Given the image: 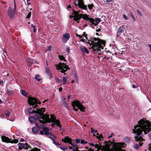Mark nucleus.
Returning a JSON list of instances; mask_svg holds the SVG:
<instances>
[{"label":"nucleus","mask_w":151,"mask_h":151,"mask_svg":"<svg viewBox=\"0 0 151 151\" xmlns=\"http://www.w3.org/2000/svg\"><path fill=\"white\" fill-rule=\"evenodd\" d=\"M151 129V123L148 120H147L146 119L143 118L140 119L138 122V124L137 126H135L134 129H132V132L136 134V136L134 137L136 141L140 142L139 145L135 144L134 146L135 149L138 150L139 146H141L143 143L141 142L145 141L140 135L143 131L144 134H147Z\"/></svg>","instance_id":"f257e3e1"},{"label":"nucleus","mask_w":151,"mask_h":151,"mask_svg":"<svg viewBox=\"0 0 151 151\" xmlns=\"http://www.w3.org/2000/svg\"><path fill=\"white\" fill-rule=\"evenodd\" d=\"M105 41L100 39L99 38L91 37V40H88L86 42L87 45H89L90 48L92 49L95 53H97L98 55L101 54L102 51L100 49H103L105 45Z\"/></svg>","instance_id":"f03ea898"},{"label":"nucleus","mask_w":151,"mask_h":151,"mask_svg":"<svg viewBox=\"0 0 151 151\" xmlns=\"http://www.w3.org/2000/svg\"><path fill=\"white\" fill-rule=\"evenodd\" d=\"M72 14H74L73 17H74V20L77 21L78 23L79 22V21L81 18H82L84 20H88L90 22H91V24L94 25L95 26L97 25L101 21V20L99 18H96L95 19L96 22H94V20L93 18H89L88 17V16L86 14H79V12L78 11H75L74 10L73 11Z\"/></svg>","instance_id":"7ed1b4c3"},{"label":"nucleus","mask_w":151,"mask_h":151,"mask_svg":"<svg viewBox=\"0 0 151 151\" xmlns=\"http://www.w3.org/2000/svg\"><path fill=\"white\" fill-rule=\"evenodd\" d=\"M37 118L40 119V123L41 124L40 126L43 125L44 124L51 122H54L56 120L55 117L54 115L51 114V119L49 118V114H45L41 117L39 114H37Z\"/></svg>","instance_id":"20e7f679"},{"label":"nucleus","mask_w":151,"mask_h":151,"mask_svg":"<svg viewBox=\"0 0 151 151\" xmlns=\"http://www.w3.org/2000/svg\"><path fill=\"white\" fill-rule=\"evenodd\" d=\"M71 104L73 108V109L74 111H77L78 109L77 108H75V106H76L82 111H85L84 109L85 107H84L83 105L81 104L80 102L77 100L73 101L71 103Z\"/></svg>","instance_id":"39448f33"},{"label":"nucleus","mask_w":151,"mask_h":151,"mask_svg":"<svg viewBox=\"0 0 151 151\" xmlns=\"http://www.w3.org/2000/svg\"><path fill=\"white\" fill-rule=\"evenodd\" d=\"M57 68L58 70H60V72L62 73H65L67 70L69 69L68 65H66V64L59 63L57 65Z\"/></svg>","instance_id":"423d86ee"},{"label":"nucleus","mask_w":151,"mask_h":151,"mask_svg":"<svg viewBox=\"0 0 151 151\" xmlns=\"http://www.w3.org/2000/svg\"><path fill=\"white\" fill-rule=\"evenodd\" d=\"M16 10H15L14 9H13L11 7L8 8L7 13V15L9 19H13L15 17V14H17Z\"/></svg>","instance_id":"0eeeda50"},{"label":"nucleus","mask_w":151,"mask_h":151,"mask_svg":"<svg viewBox=\"0 0 151 151\" xmlns=\"http://www.w3.org/2000/svg\"><path fill=\"white\" fill-rule=\"evenodd\" d=\"M28 104L30 105H34L35 104L36 105L34 107L35 108V107H37V105L36 104H40V102L37 100V99L35 98L30 97L28 99Z\"/></svg>","instance_id":"6e6552de"},{"label":"nucleus","mask_w":151,"mask_h":151,"mask_svg":"<svg viewBox=\"0 0 151 151\" xmlns=\"http://www.w3.org/2000/svg\"><path fill=\"white\" fill-rule=\"evenodd\" d=\"M126 146L124 142L117 143L115 147V151H125V150H122V148H125Z\"/></svg>","instance_id":"1a4fd4ad"},{"label":"nucleus","mask_w":151,"mask_h":151,"mask_svg":"<svg viewBox=\"0 0 151 151\" xmlns=\"http://www.w3.org/2000/svg\"><path fill=\"white\" fill-rule=\"evenodd\" d=\"M77 0L78 2V3L77 4L76 2H74V4L75 6H78L79 7L83 9L87 10V6L84 5L83 0Z\"/></svg>","instance_id":"9d476101"},{"label":"nucleus","mask_w":151,"mask_h":151,"mask_svg":"<svg viewBox=\"0 0 151 151\" xmlns=\"http://www.w3.org/2000/svg\"><path fill=\"white\" fill-rule=\"evenodd\" d=\"M2 140L3 142L6 143H17L18 141L17 139L12 140V139L9 138V137L4 136L1 137Z\"/></svg>","instance_id":"9b49d317"},{"label":"nucleus","mask_w":151,"mask_h":151,"mask_svg":"<svg viewBox=\"0 0 151 151\" xmlns=\"http://www.w3.org/2000/svg\"><path fill=\"white\" fill-rule=\"evenodd\" d=\"M18 146L19 147V150H22L23 149L27 150L29 147L27 143L24 144L19 143H18Z\"/></svg>","instance_id":"f8f14e48"},{"label":"nucleus","mask_w":151,"mask_h":151,"mask_svg":"<svg viewBox=\"0 0 151 151\" xmlns=\"http://www.w3.org/2000/svg\"><path fill=\"white\" fill-rule=\"evenodd\" d=\"M36 109L37 110V113H36L35 116L36 117H37V119H39V121L40 122V119L37 118V114H39L41 117L44 115H44L43 113L45 111V109L44 108H41L40 109H38L37 108Z\"/></svg>","instance_id":"ddd939ff"},{"label":"nucleus","mask_w":151,"mask_h":151,"mask_svg":"<svg viewBox=\"0 0 151 151\" xmlns=\"http://www.w3.org/2000/svg\"><path fill=\"white\" fill-rule=\"evenodd\" d=\"M70 36L69 34L68 33H65L63 35V37L62 38V42L63 43H66L70 38Z\"/></svg>","instance_id":"4468645a"},{"label":"nucleus","mask_w":151,"mask_h":151,"mask_svg":"<svg viewBox=\"0 0 151 151\" xmlns=\"http://www.w3.org/2000/svg\"><path fill=\"white\" fill-rule=\"evenodd\" d=\"M89 144L91 146H94L95 148H96L97 150L96 151H103V147L101 145L98 144L94 145L93 143H89Z\"/></svg>","instance_id":"2eb2a0df"},{"label":"nucleus","mask_w":151,"mask_h":151,"mask_svg":"<svg viewBox=\"0 0 151 151\" xmlns=\"http://www.w3.org/2000/svg\"><path fill=\"white\" fill-rule=\"evenodd\" d=\"M125 29L124 27V26H122L120 27L117 32V36H119L121 34L124 32Z\"/></svg>","instance_id":"dca6fc26"},{"label":"nucleus","mask_w":151,"mask_h":151,"mask_svg":"<svg viewBox=\"0 0 151 151\" xmlns=\"http://www.w3.org/2000/svg\"><path fill=\"white\" fill-rule=\"evenodd\" d=\"M62 141L64 143H68L70 144L72 142L71 139L68 137H65L64 139L63 138Z\"/></svg>","instance_id":"f3484780"},{"label":"nucleus","mask_w":151,"mask_h":151,"mask_svg":"<svg viewBox=\"0 0 151 151\" xmlns=\"http://www.w3.org/2000/svg\"><path fill=\"white\" fill-rule=\"evenodd\" d=\"M80 49L83 53H86L88 54L89 53L88 50L85 47L81 46L80 47Z\"/></svg>","instance_id":"a211bd4d"},{"label":"nucleus","mask_w":151,"mask_h":151,"mask_svg":"<svg viewBox=\"0 0 151 151\" xmlns=\"http://www.w3.org/2000/svg\"><path fill=\"white\" fill-rule=\"evenodd\" d=\"M43 131H45L44 134L46 135H47L49 134V129L47 127H43L42 128Z\"/></svg>","instance_id":"6ab92c4d"},{"label":"nucleus","mask_w":151,"mask_h":151,"mask_svg":"<svg viewBox=\"0 0 151 151\" xmlns=\"http://www.w3.org/2000/svg\"><path fill=\"white\" fill-rule=\"evenodd\" d=\"M27 111L30 114H32L35 112L36 111H34V108L31 107H29L27 109Z\"/></svg>","instance_id":"aec40b11"},{"label":"nucleus","mask_w":151,"mask_h":151,"mask_svg":"<svg viewBox=\"0 0 151 151\" xmlns=\"http://www.w3.org/2000/svg\"><path fill=\"white\" fill-rule=\"evenodd\" d=\"M37 119V117L35 116V117L34 116H30L29 117V121L31 123L35 122L36 119Z\"/></svg>","instance_id":"412c9836"},{"label":"nucleus","mask_w":151,"mask_h":151,"mask_svg":"<svg viewBox=\"0 0 151 151\" xmlns=\"http://www.w3.org/2000/svg\"><path fill=\"white\" fill-rule=\"evenodd\" d=\"M59 121L58 120H56L55 121L52 122L53 123L51 124V126L52 127H53L55 125H56L57 126V125L59 123Z\"/></svg>","instance_id":"4be33fe9"},{"label":"nucleus","mask_w":151,"mask_h":151,"mask_svg":"<svg viewBox=\"0 0 151 151\" xmlns=\"http://www.w3.org/2000/svg\"><path fill=\"white\" fill-rule=\"evenodd\" d=\"M32 131L34 134H37L38 132V129L37 127H34L32 128Z\"/></svg>","instance_id":"5701e85b"},{"label":"nucleus","mask_w":151,"mask_h":151,"mask_svg":"<svg viewBox=\"0 0 151 151\" xmlns=\"http://www.w3.org/2000/svg\"><path fill=\"white\" fill-rule=\"evenodd\" d=\"M63 80H62L61 82H63L64 84H66L68 78L63 77Z\"/></svg>","instance_id":"b1692460"},{"label":"nucleus","mask_w":151,"mask_h":151,"mask_svg":"<svg viewBox=\"0 0 151 151\" xmlns=\"http://www.w3.org/2000/svg\"><path fill=\"white\" fill-rule=\"evenodd\" d=\"M20 91L22 95L25 96H27V95L26 93V92L24 90L21 89L20 90Z\"/></svg>","instance_id":"393cba45"},{"label":"nucleus","mask_w":151,"mask_h":151,"mask_svg":"<svg viewBox=\"0 0 151 151\" xmlns=\"http://www.w3.org/2000/svg\"><path fill=\"white\" fill-rule=\"evenodd\" d=\"M7 93L8 95L12 96L13 95L14 91L12 90H7Z\"/></svg>","instance_id":"a878e982"},{"label":"nucleus","mask_w":151,"mask_h":151,"mask_svg":"<svg viewBox=\"0 0 151 151\" xmlns=\"http://www.w3.org/2000/svg\"><path fill=\"white\" fill-rule=\"evenodd\" d=\"M111 144V142L110 141H109L108 142H107L106 141L105 142V144L107 147H109Z\"/></svg>","instance_id":"bb28decb"},{"label":"nucleus","mask_w":151,"mask_h":151,"mask_svg":"<svg viewBox=\"0 0 151 151\" xmlns=\"http://www.w3.org/2000/svg\"><path fill=\"white\" fill-rule=\"evenodd\" d=\"M35 79L38 81H41V79L40 78V76L38 75H37L35 76Z\"/></svg>","instance_id":"cd10ccee"},{"label":"nucleus","mask_w":151,"mask_h":151,"mask_svg":"<svg viewBox=\"0 0 151 151\" xmlns=\"http://www.w3.org/2000/svg\"><path fill=\"white\" fill-rule=\"evenodd\" d=\"M46 73L49 75L51 76V71L48 68H46Z\"/></svg>","instance_id":"c85d7f7f"},{"label":"nucleus","mask_w":151,"mask_h":151,"mask_svg":"<svg viewBox=\"0 0 151 151\" xmlns=\"http://www.w3.org/2000/svg\"><path fill=\"white\" fill-rule=\"evenodd\" d=\"M57 126L59 127L60 130L63 131L64 130V128L62 127L61 125H60V122H59L58 124L57 125Z\"/></svg>","instance_id":"c756f323"},{"label":"nucleus","mask_w":151,"mask_h":151,"mask_svg":"<svg viewBox=\"0 0 151 151\" xmlns=\"http://www.w3.org/2000/svg\"><path fill=\"white\" fill-rule=\"evenodd\" d=\"M124 141L127 143H128L130 142L129 138L128 137H126L124 138Z\"/></svg>","instance_id":"7c9ffc66"},{"label":"nucleus","mask_w":151,"mask_h":151,"mask_svg":"<svg viewBox=\"0 0 151 151\" xmlns=\"http://www.w3.org/2000/svg\"><path fill=\"white\" fill-rule=\"evenodd\" d=\"M50 134L51 135L52 137L49 136L48 137L49 138L51 139L53 141V140L54 139V138H56V137L54 134Z\"/></svg>","instance_id":"2f4dec72"},{"label":"nucleus","mask_w":151,"mask_h":151,"mask_svg":"<svg viewBox=\"0 0 151 151\" xmlns=\"http://www.w3.org/2000/svg\"><path fill=\"white\" fill-rule=\"evenodd\" d=\"M60 148L63 151H65L68 149V147H64L62 146H61L60 147Z\"/></svg>","instance_id":"473e14b6"},{"label":"nucleus","mask_w":151,"mask_h":151,"mask_svg":"<svg viewBox=\"0 0 151 151\" xmlns=\"http://www.w3.org/2000/svg\"><path fill=\"white\" fill-rule=\"evenodd\" d=\"M59 58L61 60H63L64 61H66V60L65 59L63 55H58Z\"/></svg>","instance_id":"72a5a7b5"},{"label":"nucleus","mask_w":151,"mask_h":151,"mask_svg":"<svg viewBox=\"0 0 151 151\" xmlns=\"http://www.w3.org/2000/svg\"><path fill=\"white\" fill-rule=\"evenodd\" d=\"M97 136H96V137L98 139H100V140H101V138H102V134H99V133H97Z\"/></svg>","instance_id":"f704fd0d"},{"label":"nucleus","mask_w":151,"mask_h":151,"mask_svg":"<svg viewBox=\"0 0 151 151\" xmlns=\"http://www.w3.org/2000/svg\"><path fill=\"white\" fill-rule=\"evenodd\" d=\"M55 80L58 83H61L62 80H60L57 76H56L55 77Z\"/></svg>","instance_id":"c9c22d12"},{"label":"nucleus","mask_w":151,"mask_h":151,"mask_svg":"<svg viewBox=\"0 0 151 151\" xmlns=\"http://www.w3.org/2000/svg\"><path fill=\"white\" fill-rule=\"evenodd\" d=\"M83 38H81V41L83 42H85V40L87 39V37L85 36H84L83 37Z\"/></svg>","instance_id":"e433bc0d"},{"label":"nucleus","mask_w":151,"mask_h":151,"mask_svg":"<svg viewBox=\"0 0 151 151\" xmlns=\"http://www.w3.org/2000/svg\"><path fill=\"white\" fill-rule=\"evenodd\" d=\"M31 15V12H29V13L27 15V16L26 17V18L29 19Z\"/></svg>","instance_id":"4c0bfd02"},{"label":"nucleus","mask_w":151,"mask_h":151,"mask_svg":"<svg viewBox=\"0 0 151 151\" xmlns=\"http://www.w3.org/2000/svg\"><path fill=\"white\" fill-rule=\"evenodd\" d=\"M81 144H86L88 143V142L84 141V140L81 139Z\"/></svg>","instance_id":"58836bf2"},{"label":"nucleus","mask_w":151,"mask_h":151,"mask_svg":"<svg viewBox=\"0 0 151 151\" xmlns=\"http://www.w3.org/2000/svg\"><path fill=\"white\" fill-rule=\"evenodd\" d=\"M53 143L56 146H58L60 145V144L58 142H56L55 140V139L53 140Z\"/></svg>","instance_id":"ea45409f"},{"label":"nucleus","mask_w":151,"mask_h":151,"mask_svg":"<svg viewBox=\"0 0 151 151\" xmlns=\"http://www.w3.org/2000/svg\"><path fill=\"white\" fill-rule=\"evenodd\" d=\"M70 144L72 146L75 147L76 149H78V146L76 144H73L72 142Z\"/></svg>","instance_id":"a19ab883"},{"label":"nucleus","mask_w":151,"mask_h":151,"mask_svg":"<svg viewBox=\"0 0 151 151\" xmlns=\"http://www.w3.org/2000/svg\"><path fill=\"white\" fill-rule=\"evenodd\" d=\"M5 114L7 116H9L10 114V112L7 111H5Z\"/></svg>","instance_id":"79ce46f5"},{"label":"nucleus","mask_w":151,"mask_h":151,"mask_svg":"<svg viewBox=\"0 0 151 151\" xmlns=\"http://www.w3.org/2000/svg\"><path fill=\"white\" fill-rule=\"evenodd\" d=\"M91 132L92 133L94 134L97 132L94 129H93L92 128H91Z\"/></svg>","instance_id":"37998d69"},{"label":"nucleus","mask_w":151,"mask_h":151,"mask_svg":"<svg viewBox=\"0 0 151 151\" xmlns=\"http://www.w3.org/2000/svg\"><path fill=\"white\" fill-rule=\"evenodd\" d=\"M130 16L133 19L134 21H135L136 19H135L134 17L133 14L132 13H130Z\"/></svg>","instance_id":"c03bdc74"},{"label":"nucleus","mask_w":151,"mask_h":151,"mask_svg":"<svg viewBox=\"0 0 151 151\" xmlns=\"http://www.w3.org/2000/svg\"><path fill=\"white\" fill-rule=\"evenodd\" d=\"M93 6V4H89L88 5V7L89 9H91L92 8Z\"/></svg>","instance_id":"a18cd8bd"},{"label":"nucleus","mask_w":151,"mask_h":151,"mask_svg":"<svg viewBox=\"0 0 151 151\" xmlns=\"http://www.w3.org/2000/svg\"><path fill=\"white\" fill-rule=\"evenodd\" d=\"M39 151L38 149L37 148H34L31 150L30 151Z\"/></svg>","instance_id":"49530a36"},{"label":"nucleus","mask_w":151,"mask_h":151,"mask_svg":"<svg viewBox=\"0 0 151 151\" xmlns=\"http://www.w3.org/2000/svg\"><path fill=\"white\" fill-rule=\"evenodd\" d=\"M75 142L77 144H78L81 142V141L79 139H75Z\"/></svg>","instance_id":"de8ad7c7"},{"label":"nucleus","mask_w":151,"mask_h":151,"mask_svg":"<svg viewBox=\"0 0 151 151\" xmlns=\"http://www.w3.org/2000/svg\"><path fill=\"white\" fill-rule=\"evenodd\" d=\"M68 106V104H67V103H66L65 101H64L63 102V106H64L65 107V108L66 107V106Z\"/></svg>","instance_id":"09e8293b"},{"label":"nucleus","mask_w":151,"mask_h":151,"mask_svg":"<svg viewBox=\"0 0 151 151\" xmlns=\"http://www.w3.org/2000/svg\"><path fill=\"white\" fill-rule=\"evenodd\" d=\"M137 12L140 16H142V14L139 10H137Z\"/></svg>","instance_id":"8fccbe9b"},{"label":"nucleus","mask_w":151,"mask_h":151,"mask_svg":"<svg viewBox=\"0 0 151 151\" xmlns=\"http://www.w3.org/2000/svg\"><path fill=\"white\" fill-rule=\"evenodd\" d=\"M32 26L33 27V31L34 32H36V27L33 24H32Z\"/></svg>","instance_id":"3c124183"},{"label":"nucleus","mask_w":151,"mask_h":151,"mask_svg":"<svg viewBox=\"0 0 151 151\" xmlns=\"http://www.w3.org/2000/svg\"><path fill=\"white\" fill-rule=\"evenodd\" d=\"M123 17L126 20H127L128 19L127 17L124 14L123 15Z\"/></svg>","instance_id":"603ef678"},{"label":"nucleus","mask_w":151,"mask_h":151,"mask_svg":"<svg viewBox=\"0 0 151 151\" xmlns=\"http://www.w3.org/2000/svg\"><path fill=\"white\" fill-rule=\"evenodd\" d=\"M66 50L68 52H70V47H68L66 48Z\"/></svg>","instance_id":"864d4df0"},{"label":"nucleus","mask_w":151,"mask_h":151,"mask_svg":"<svg viewBox=\"0 0 151 151\" xmlns=\"http://www.w3.org/2000/svg\"><path fill=\"white\" fill-rule=\"evenodd\" d=\"M113 136V133H112L108 137V138L109 139V138H111V137H112Z\"/></svg>","instance_id":"5fc2aeb1"},{"label":"nucleus","mask_w":151,"mask_h":151,"mask_svg":"<svg viewBox=\"0 0 151 151\" xmlns=\"http://www.w3.org/2000/svg\"><path fill=\"white\" fill-rule=\"evenodd\" d=\"M76 35L77 37H78L80 38H82L83 37L82 36H81V35H78L77 34H76Z\"/></svg>","instance_id":"6e6d98bb"},{"label":"nucleus","mask_w":151,"mask_h":151,"mask_svg":"<svg viewBox=\"0 0 151 151\" xmlns=\"http://www.w3.org/2000/svg\"><path fill=\"white\" fill-rule=\"evenodd\" d=\"M52 49V47L51 46H49L48 47V50L50 51H51Z\"/></svg>","instance_id":"4d7b16f0"},{"label":"nucleus","mask_w":151,"mask_h":151,"mask_svg":"<svg viewBox=\"0 0 151 151\" xmlns=\"http://www.w3.org/2000/svg\"><path fill=\"white\" fill-rule=\"evenodd\" d=\"M40 132L41 135H43L44 134L43 131H40Z\"/></svg>","instance_id":"13d9d810"},{"label":"nucleus","mask_w":151,"mask_h":151,"mask_svg":"<svg viewBox=\"0 0 151 151\" xmlns=\"http://www.w3.org/2000/svg\"><path fill=\"white\" fill-rule=\"evenodd\" d=\"M14 7L13 9H14V10H16V3L15 2H14Z\"/></svg>","instance_id":"bf43d9fd"},{"label":"nucleus","mask_w":151,"mask_h":151,"mask_svg":"<svg viewBox=\"0 0 151 151\" xmlns=\"http://www.w3.org/2000/svg\"><path fill=\"white\" fill-rule=\"evenodd\" d=\"M113 0H106V2H113Z\"/></svg>","instance_id":"052dcab7"},{"label":"nucleus","mask_w":151,"mask_h":151,"mask_svg":"<svg viewBox=\"0 0 151 151\" xmlns=\"http://www.w3.org/2000/svg\"><path fill=\"white\" fill-rule=\"evenodd\" d=\"M71 97V95L70 94L68 96V100H69L70 99V98Z\"/></svg>","instance_id":"680f3d73"},{"label":"nucleus","mask_w":151,"mask_h":151,"mask_svg":"<svg viewBox=\"0 0 151 151\" xmlns=\"http://www.w3.org/2000/svg\"><path fill=\"white\" fill-rule=\"evenodd\" d=\"M149 149L150 150H151V144H150L149 145Z\"/></svg>","instance_id":"e2e57ef3"},{"label":"nucleus","mask_w":151,"mask_h":151,"mask_svg":"<svg viewBox=\"0 0 151 151\" xmlns=\"http://www.w3.org/2000/svg\"><path fill=\"white\" fill-rule=\"evenodd\" d=\"M62 89L63 88L62 87L60 88L59 89V91L60 92H61L62 90Z\"/></svg>","instance_id":"0e129e2a"},{"label":"nucleus","mask_w":151,"mask_h":151,"mask_svg":"<svg viewBox=\"0 0 151 151\" xmlns=\"http://www.w3.org/2000/svg\"><path fill=\"white\" fill-rule=\"evenodd\" d=\"M148 46L150 47V51L151 50V45L150 44H149L148 45Z\"/></svg>","instance_id":"69168bd1"},{"label":"nucleus","mask_w":151,"mask_h":151,"mask_svg":"<svg viewBox=\"0 0 151 151\" xmlns=\"http://www.w3.org/2000/svg\"><path fill=\"white\" fill-rule=\"evenodd\" d=\"M20 142H23L24 141V139L23 138H21L20 140Z\"/></svg>","instance_id":"338daca9"},{"label":"nucleus","mask_w":151,"mask_h":151,"mask_svg":"<svg viewBox=\"0 0 151 151\" xmlns=\"http://www.w3.org/2000/svg\"><path fill=\"white\" fill-rule=\"evenodd\" d=\"M148 136L149 137V138L150 139H151V134H149L148 135Z\"/></svg>","instance_id":"774afa93"}]
</instances>
